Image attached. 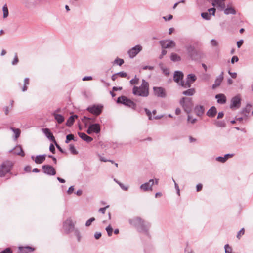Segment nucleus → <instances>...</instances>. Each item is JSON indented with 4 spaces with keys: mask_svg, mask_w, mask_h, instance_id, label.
<instances>
[{
    "mask_svg": "<svg viewBox=\"0 0 253 253\" xmlns=\"http://www.w3.org/2000/svg\"><path fill=\"white\" fill-rule=\"evenodd\" d=\"M129 223L135 226L140 232L148 235L151 226L149 222H146L140 217H136L129 220Z\"/></svg>",
    "mask_w": 253,
    "mask_h": 253,
    "instance_id": "obj_1",
    "label": "nucleus"
},
{
    "mask_svg": "<svg viewBox=\"0 0 253 253\" xmlns=\"http://www.w3.org/2000/svg\"><path fill=\"white\" fill-rule=\"evenodd\" d=\"M134 95L141 97H147L149 95V84L145 80H142L140 86H134L132 89Z\"/></svg>",
    "mask_w": 253,
    "mask_h": 253,
    "instance_id": "obj_2",
    "label": "nucleus"
},
{
    "mask_svg": "<svg viewBox=\"0 0 253 253\" xmlns=\"http://www.w3.org/2000/svg\"><path fill=\"white\" fill-rule=\"evenodd\" d=\"M179 103L185 112L187 114L191 112L193 107V102L192 98L185 97H182L180 100Z\"/></svg>",
    "mask_w": 253,
    "mask_h": 253,
    "instance_id": "obj_3",
    "label": "nucleus"
},
{
    "mask_svg": "<svg viewBox=\"0 0 253 253\" xmlns=\"http://www.w3.org/2000/svg\"><path fill=\"white\" fill-rule=\"evenodd\" d=\"M12 163L10 161L4 162L0 165V177H4L5 174L10 171Z\"/></svg>",
    "mask_w": 253,
    "mask_h": 253,
    "instance_id": "obj_4",
    "label": "nucleus"
},
{
    "mask_svg": "<svg viewBox=\"0 0 253 253\" xmlns=\"http://www.w3.org/2000/svg\"><path fill=\"white\" fill-rule=\"evenodd\" d=\"M117 103L123 104L133 109H135L136 107V104L125 96L118 97L117 99Z\"/></svg>",
    "mask_w": 253,
    "mask_h": 253,
    "instance_id": "obj_5",
    "label": "nucleus"
},
{
    "mask_svg": "<svg viewBox=\"0 0 253 253\" xmlns=\"http://www.w3.org/2000/svg\"><path fill=\"white\" fill-rule=\"evenodd\" d=\"M197 79L196 76L194 74H188L186 82L182 81L180 82V85L184 88H189L191 86V84L193 83Z\"/></svg>",
    "mask_w": 253,
    "mask_h": 253,
    "instance_id": "obj_6",
    "label": "nucleus"
},
{
    "mask_svg": "<svg viewBox=\"0 0 253 253\" xmlns=\"http://www.w3.org/2000/svg\"><path fill=\"white\" fill-rule=\"evenodd\" d=\"M241 104V98L239 95H237L231 99L230 107L232 109H236L240 107Z\"/></svg>",
    "mask_w": 253,
    "mask_h": 253,
    "instance_id": "obj_7",
    "label": "nucleus"
},
{
    "mask_svg": "<svg viewBox=\"0 0 253 253\" xmlns=\"http://www.w3.org/2000/svg\"><path fill=\"white\" fill-rule=\"evenodd\" d=\"M74 226V223L71 218H68L63 223V228L67 233L73 231L75 229Z\"/></svg>",
    "mask_w": 253,
    "mask_h": 253,
    "instance_id": "obj_8",
    "label": "nucleus"
},
{
    "mask_svg": "<svg viewBox=\"0 0 253 253\" xmlns=\"http://www.w3.org/2000/svg\"><path fill=\"white\" fill-rule=\"evenodd\" d=\"M160 43L163 49L173 48L176 45L175 42L172 40L161 41Z\"/></svg>",
    "mask_w": 253,
    "mask_h": 253,
    "instance_id": "obj_9",
    "label": "nucleus"
},
{
    "mask_svg": "<svg viewBox=\"0 0 253 253\" xmlns=\"http://www.w3.org/2000/svg\"><path fill=\"white\" fill-rule=\"evenodd\" d=\"M87 110L90 113L98 116L102 112V106L99 105H92L87 107Z\"/></svg>",
    "mask_w": 253,
    "mask_h": 253,
    "instance_id": "obj_10",
    "label": "nucleus"
},
{
    "mask_svg": "<svg viewBox=\"0 0 253 253\" xmlns=\"http://www.w3.org/2000/svg\"><path fill=\"white\" fill-rule=\"evenodd\" d=\"M153 90L155 96L158 97L165 98L167 94L164 88L161 87H154Z\"/></svg>",
    "mask_w": 253,
    "mask_h": 253,
    "instance_id": "obj_11",
    "label": "nucleus"
},
{
    "mask_svg": "<svg viewBox=\"0 0 253 253\" xmlns=\"http://www.w3.org/2000/svg\"><path fill=\"white\" fill-rule=\"evenodd\" d=\"M142 49V47L140 45H137L132 48L128 51V54L130 58L134 57Z\"/></svg>",
    "mask_w": 253,
    "mask_h": 253,
    "instance_id": "obj_12",
    "label": "nucleus"
},
{
    "mask_svg": "<svg viewBox=\"0 0 253 253\" xmlns=\"http://www.w3.org/2000/svg\"><path fill=\"white\" fill-rule=\"evenodd\" d=\"M44 173L49 175H54L56 174L55 169L51 166L45 165L42 166Z\"/></svg>",
    "mask_w": 253,
    "mask_h": 253,
    "instance_id": "obj_13",
    "label": "nucleus"
},
{
    "mask_svg": "<svg viewBox=\"0 0 253 253\" xmlns=\"http://www.w3.org/2000/svg\"><path fill=\"white\" fill-rule=\"evenodd\" d=\"M154 184V180L150 179L148 182H146L142 184L140 186V188L143 191H147L149 190H152V186Z\"/></svg>",
    "mask_w": 253,
    "mask_h": 253,
    "instance_id": "obj_14",
    "label": "nucleus"
},
{
    "mask_svg": "<svg viewBox=\"0 0 253 253\" xmlns=\"http://www.w3.org/2000/svg\"><path fill=\"white\" fill-rule=\"evenodd\" d=\"M184 75L181 71H175L173 75L174 81L180 85V82L183 81Z\"/></svg>",
    "mask_w": 253,
    "mask_h": 253,
    "instance_id": "obj_15",
    "label": "nucleus"
},
{
    "mask_svg": "<svg viewBox=\"0 0 253 253\" xmlns=\"http://www.w3.org/2000/svg\"><path fill=\"white\" fill-rule=\"evenodd\" d=\"M187 53L189 56L193 59L194 56L196 54V50L195 47L191 45H188L185 46Z\"/></svg>",
    "mask_w": 253,
    "mask_h": 253,
    "instance_id": "obj_16",
    "label": "nucleus"
},
{
    "mask_svg": "<svg viewBox=\"0 0 253 253\" xmlns=\"http://www.w3.org/2000/svg\"><path fill=\"white\" fill-rule=\"evenodd\" d=\"M13 152V153L18 155H20L22 157L25 156V153L23 151V149L21 146L17 145L13 149L11 150L10 152Z\"/></svg>",
    "mask_w": 253,
    "mask_h": 253,
    "instance_id": "obj_17",
    "label": "nucleus"
},
{
    "mask_svg": "<svg viewBox=\"0 0 253 253\" xmlns=\"http://www.w3.org/2000/svg\"><path fill=\"white\" fill-rule=\"evenodd\" d=\"M223 79V72H222L218 77H217L215 81L214 84L212 85V88L214 89L221 84Z\"/></svg>",
    "mask_w": 253,
    "mask_h": 253,
    "instance_id": "obj_18",
    "label": "nucleus"
},
{
    "mask_svg": "<svg viewBox=\"0 0 253 253\" xmlns=\"http://www.w3.org/2000/svg\"><path fill=\"white\" fill-rule=\"evenodd\" d=\"M224 13L227 15L229 14L235 15L236 14V11L234 7L227 5L226 8L224 10Z\"/></svg>",
    "mask_w": 253,
    "mask_h": 253,
    "instance_id": "obj_19",
    "label": "nucleus"
},
{
    "mask_svg": "<svg viewBox=\"0 0 253 253\" xmlns=\"http://www.w3.org/2000/svg\"><path fill=\"white\" fill-rule=\"evenodd\" d=\"M42 131L49 139L55 142L54 137L48 128H43Z\"/></svg>",
    "mask_w": 253,
    "mask_h": 253,
    "instance_id": "obj_20",
    "label": "nucleus"
},
{
    "mask_svg": "<svg viewBox=\"0 0 253 253\" xmlns=\"http://www.w3.org/2000/svg\"><path fill=\"white\" fill-rule=\"evenodd\" d=\"M215 98L217 99V102L219 104H223L226 101V97L223 94H217Z\"/></svg>",
    "mask_w": 253,
    "mask_h": 253,
    "instance_id": "obj_21",
    "label": "nucleus"
},
{
    "mask_svg": "<svg viewBox=\"0 0 253 253\" xmlns=\"http://www.w3.org/2000/svg\"><path fill=\"white\" fill-rule=\"evenodd\" d=\"M194 111L197 116H201L204 112V108L203 106L197 105L195 106Z\"/></svg>",
    "mask_w": 253,
    "mask_h": 253,
    "instance_id": "obj_22",
    "label": "nucleus"
},
{
    "mask_svg": "<svg viewBox=\"0 0 253 253\" xmlns=\"http://www.w3.org/2000/svg\"><path fill=\"white\" fill-rule=\"evenodd\" d=\"M19 249L20 253H29L33 252L35 250L34 248L30 246H26L24 247H19Z\"/></svg>",
    "mask_w": 253,
    "mask_h": 253,
    "instance_id": "obj_23",
    "label": "nucleus"
},
{
    "mask_svg": "<svg viewBox=\"0 0 253 253\" xmlns=\"http://www.w3.org/2000/svg\"><path fill=\"white\" fill-rule=\"evenodd\" d=\"M252 106L250 104H247L246 107L242 111L241 113L244 115L245 119H247V117L251 111Z\"/></svg>",
    "mask_w": 253,
    "mask_h": 253,
    "instance_id": "obj_24",
    "label": "nucleus"
},
{
    "mask_svg": "<svg viewBox=\"0 0 253 253\" xmlns=\"http://www.w3.org/2000/svg\"><path fill=\"white\" fill-rule=\"evenodd\" d=\"M79 136L84 140L86 142H90L92 141L93 139L91 137L87 135L85 133L83 132H79Z\"/></svg>",
    "mask_w": 253,
    "mask_h": 253,
    "instance_id": "obj_25",
    "label": "nucleus"
},
{
    "mask_svg": "<svg viewBox=\"0 0 253 253\" xmlns=\"http://www.w3.org/2000/svg\"><path fill=\"white\" fill-rule=\"evenodd\" d=\"M46 156L45 154L37 156L35 159V162L38 164L42 163L45 161Z\"/></svg>",
    "mask_w": 253,
    "mask_h": 253,
    "instance_id": "obj_26",
    "label": "nucleus"
},
{
    "mask_svg": "<svg viewBox=\"0 0 253 253\" xmlns=\"http://www.w3.org/2000/svg\"><path fill=\"white\" fill-rule=\"evenodd\" d=\"M217 113L216 108L214 106L211 107L207 112V115L210 117H213Z\"/></svg>",
    "mask_w": 253,
    "mask_h": 253,
    "instance_id": "obj_27",
    "label": "nucleus"
},
{
    "mask_svg": "<svg viewBox=\"0 0 253 253\" xmlns=\"http://www.w3.org/2000/svg\"><path fill=\"white\" fill-rule=\"evenodd\" d=\"M90 126V128H92L93 132L95 133H98L100 131V126L99 124H94L90 125L89 126Z\"/></svg>",
    "mask_w": 253,
    "mask_h": 253,
    "instance_id": "obj_28",
    "label": "nucleus"
},
{
    "mask_svg": "<svg viewBox=\"0 0 253 253\" xmlns=\"http://www.w3.org/2000/svg\"><path fill=\"white\" fill-rule=\"evenodd\" d=\"M53 115L54 116L55 119L59 124H61L64 122V118L62 115L56 114L55 112L53 113Z\"/></svg>",
    "mask_w": 253,
    "mask_h": 253,
    "instance_id": "obj_29",
    "label": "nucleus"
},
{
    "mask_svg": "<svg viewBox=\"0 0 253 253\" xmlns=\"http://www.w3.org/2000/svg\"><path fill=\"white\" fill-rule=\"evenodd\" d=\"M195 93V89L194 88H190L188 90L184 91L182 94L186 96H192Z\"/></svg>",
    "mask_w": 253,
    "mask_h": 253,
    "instance_id": "obj_30",
    "label": "nucleus"
},
{
    "mask_svg": "<svg viewBox=\"0 0 253 253\" xmlns=\"http://www.w3.org/2000/svg\"><path fill=\"white\" fill-rule=\"evenodd\" d=\"M77 118V115L70 116L66 122V125L69 126H71L73 124L75 121V118Z\"/></svg>",
    "mask_w": 253,
    "mask_h": 253,
    "instance_id": "obj_31",
    "label": "nucleus"
},
{
    "mask_svg": "<svg viewBox=\"0 0 253 253\" xmlns=\"http://www.w3.org/2000/svg\"><path fill=\"white\" fill-rule=\"evenodd\" d=\"M10 129L14 133L15 139L16 140L20 136L21 133L20 129L19 128H15L12 127H11Z\"/></svg>",
    "mask_w": 253,
    "mask_h": 253,
    "instance_id": "obj_32",
    "label": "nucleus"
},
{
    "mask_svg": "<svg viewBox=\"0 0 253 253\" xmlns=\"http://www.w3.org/2000/svg\"><path fill=\"white\" fill-rule=\"evenodd\" d=\"M170 59L174 61H179L181 60V58L179 56H178L177 54L172 53L170 55Z\"/></svg>",
    "mask_w": 253,
    "mask_h": 253,
    "instance_id": "obj_33",
    "label": "nucleus"
},
{
    "mask_svg": "<svg viewBox=\"0 0 253 253\" xmlns=\"http://www.w3.org/2000/svg\"><path fill=\"white\" fill-rule=\"evenodd\" d=\"M2 11H3V17L4 18H7L8 16L9 12H8L7 6L6 4L3 6Z\"/></svg>",
    "mask_w": 253,
    "mask_h": 253,
    "instance_id": "obj_34",
    "label": "nucleus"
},
{
    "mask_svg": "<svg viewBox=\"0 0 253 253\" xmlns=\"http://www.w3.org/2000/svg\"><path fill=\"white\" fill-rule=\"evenodd\" d=\"M214 124L218 127H224L226 126L225 123L222 121H215Z\"/></svg>",
    "mask_w": 253,
    "mask_h": 253,
    "instance_id": "obj_35",
    "label": "nucleus"
},
{
    "mask_svg": "<svg viewBox=\"0 0 253 253\" xmlns=\"http://www.w3.org/2000/svg\"><path fill=\"white\" fill-rule=\"evenodd\" d=\"M69 150L73 155H77L78 153L73 144H71L69 145Z\"/></svg>",
    "mask_w": 253,
    "mask_h": 253,
    "instance_id": "obj_36",
    "label": "nucleus"
},
{
    "mask_svg": "<svg viewBox=\"0 0 253 253\" xmlns=\"http://www.w3.org/2000/svg\"><path fill=\"white\" fill-rule=\"evenodd\" d=\"M73 231L75 236L77 238L78 241L80 242L81 239V236L79 230L78 229H75Z\"/></svg>",
    "mask_w": 253,
    "mask_h": 253,
    "instance_id": "obj_37",
    "label": "nucleus"
},
{
    "mask_svg": "<svg viewBox=\"0 0 253 253\" xmlns=\"http://www.w3.org/2000/svg\"><path fill=\"white\" fill-rule=\"evenodd\" d=\"M211 15V13H209L208 12H203L201 13L202 17L206 20H209L210 19Z\"/></svg>",
    "mask_w": 253,
    "mask_h": 253,
    "instance_id": "obj_38",
    "label": "nucleus"
},
{
    "mask_svg": "<svg viewBox=\"0 0 253 253\" xmlns=\"http://www.w3.org/2000/svg\"><path fill=\"white\" fill-rule=\"evenodd\" d=\"M72 140H74V136L73 134H68L66 136V139L65 140L66 143H68L70 141Z\"/></svg>",
    "mask_w": 253,
    "mask_h": 253,
    "instance_id": "obj_39",
    "label": "nucleus"
},
{
    "mask_svg": "<svg viewBox=\"0 0 253 253\" xmlns=\"http://www.w3.org/2000/svg\"><path fill=\"white\" fill-rule=\"evenodd\" d=\"M106 230L107 232L108 235L111 236L112 234L113 228L110 225H109L106 228Z\"/></svg>",
    "mask_w": 253,
    "mask_h": 253,
    "instance_id": "obj_40",
    "label": "nucleus"
},
{
    "mask_svg": "<svg viewBox=\"0 0 253 253\" xmlns=\"http://www.w3.org/2000/svg\"><path fill=\"white\" fill-rule=\"evenodd\" d=\"M114 181L116 183H117L119 185V186L121 187V188L122 189H123L124 190L126 191L128 189L127 186H125L123 184H122V183L120 182L119 181L116 180L115 179H114Z\"/></svg>",
    "mask_w": 253,
    "mask_h": 253,
    "instance_id": "obj_41",
    "label": "nucleus"
},
{
    "mask_svg": "<svg viewBox=\"0 0 253 253\" xmlns=\"http://www.w3.org/2000/svg\"><path fill=\"white\" fill-rule=\"evenodd\" d=\"M224 249L225 253H232V248L229 246L228 244L225 245Z\"/></svg>",
    "mask_w": 253,
    "mask_h": 253,
    "instance_id": "obj_42",
    "label": "nucleus"
},
{
    "mask_svg": "<svg viewBox=\"0 0 253 253\" xmlns=\"http://www.w3.org/2000/svg\"><path fill=\"white\" fill-rule=\"evenodd\" d=\"M114 63L118 64L119 66H121L124 63V61L123 59L116 58L114 60Z\"/></svg>",
    "mask_w": 253,
    "mask_h": 253,
    "instance_id": "obj_43",
    "label": "nucleus"
},
{
    "mask_svg": "<svg viewBox=\"0 0 253 253\" xmlns=\"http://www.w3.org/2000/svg\"><path fill=\"white\" fill-rule=\"evenodd\" d=\"M138 81H139V79L135 76L134 79H132V80H131L130 81V83L131 84H138Z\"/></svg>",
    "mask_w": 253,
    "mask_h": 253,
    "instance_id": "obj_44",
    "label": "nucleus"
},
{
    "mask_svg": "<svg viewBox=\"0 0 253 253\" xmlns=\"http://www.w3.org/2000/svg\"><path fill=\"white\" fill-rule=\"evenodd\" d=\"M95 218L94 217H92V218H90L89 219H88V220H87V221L85 223V226H89L91 223L92 222H93L94 221H95Z\"/></svg>",
    "mask_w": 253,
    "mask_h": 253,
    "instance_id": "obj_45",
    "label": "nucleus"
},
{
    "mask_svg": "<svg viewBox=\"0 0 253 253\" xmlns=\"http://www.w3.org/2000/svg\"><path fill=\"white\" fill-rule=\"evenodd\" d=\"M211 45L212 46L217 47L218 46V42L216 40H214V39H212L211 41Z\"/></svg>",
    "mask_w": 253,
    "mask_h": 253,
    "instance_id": "obj_46",
    "label": "nucleus"
},
{
    "mask_svg": "<svg viewBox=\"0 0 253 253\" xmlns=\"http://www.w3.org/2000/svg\"><path fill=\"white\" fill-rule=\"evenodd\" d=\"M216 160L220 162L224 163L226 161V158L224 157H218L216 158Z\"/></svg>",
    "mask_w": 253,
    "mask_h": 253,
    "instance_id": "obj_47",
    "label": "nucleus"
},
{
    "mask_svg": "<svg viewBox=\"0 0 253 253\" xmlns=\"http://www.w3.org/2000/svg\"><path fill=\"white\" fill-rule=\"evenodd\" d=\"M91 120V119L90 118H88V117H85V116H84L83 117V118L82 119V121L83 122H84L85 125L86 126L88 123V121Z\"/></svg>",
    "mask_w": 253,
    "mask_h": 253,
    "instance_id": "obj_48",
    "label": "nucleus"
},
{
    "mask_svg": "<svg viewBox=\"0 0 253 253\" xmlns=\"http://www.w3.org/2000/svg\"><path fill=\"white\" fill-rule=\"evenodd\" d=\"M187 120L189 122H190L192 124H194L197 121V119L196 118H192V117L189 115L188 116Z\"/></svg>",
    "mask_w": 253,
    "mask_h": 253,
    "instance_id": "obj_49",
    "label": "nucleus"
},
{
    "mask_svg": "<svg viewBox=\"0 0 253 253\" xmlns=\"http://www.w3.org/2000/svg\"><path fill=\"white\" fill-rule=\"evenodd\" d=\"M109 205H107V206H106L105 207L100 208L98 210V212H100V213H101L102 214H104L105 212L106 209L107 208H108L109 207Z\"/></svg>",
    "mask_w": 253,
    "mask_h": 253,
    "instance_id": "obj_50",
    "label": "nucleus"
},
{
    "mask_svg": "<svg viewBox=\"0 0 253 253\" xmlns=\"http://www.w3.org/2000/svg\"><path fill=\"white\" fill-rule=\"evenodd\" d=\"M145 111L149 117V120H152L151 113L149 110L147 108H145Z\"/></svg>",
    "mask_w": 253,
    "mask_h": 253,
    "instance_id": "obj_51",
    "label": "nucleus"
},
{
    "mask_svg": "<svg viewBox=\"0 0 253 253\" xmlns=\"http://www.w3.org/2000/svg\"><path fill=\"white\" fill-rule=\"evenodd\" d=\"M244 228H242L241 229L238 233L237 235V237L238 238H240V236L241 235H243L244 234Z\"/></svg>",
    "mask_w": 253,
    "mask_h": 253,
    "instance_id": "obj_52",
    "label": "nucleus"
},
{
    "mask_svg": "<svg viewBox=\"0 0 253 253\" xmlns=\"http://www.w3.org/2000/svg\"><path fill=\"white\" fill-rule=\"evenodd\" d=\"M239 60V59L237 56H234L232 57L231 62L232 64H234L235 62H237Z\"/></svg>",
    "mask_w": 253,
    "mask_h": 253,
    "instance_id": "obj_53",
    "label": "nucleus"
},
{
    "mask_svg": "<svg viewBox=\"0 0 253 253\" xmlns=\"http://www.w3.org/2000/svg\"><path fill=\"white\" fill-rule=\"evenodd\" d=\"M12 252L10 248H7L4 250L2 251V252H0V253H12Z\"/></svg>",
    "mask_w": 253,
    "mask_h": 253,
    "instance_id": "obj_54",
    "label": "nucleus"
},
{
    "mask_svg": "<svg viewBox=\"0 0 253 253\" xmlns=\"http://www.w3.org/2000/svg\"><path fill=\"white\" fill-rule=\"evenodd\" d=\"M49 150L53 154L55 153V148L53 144H50L49 147Z\"/></svg>",
    "mask_w": 253,
    "mask_h": 253,
    "instance_id": "obj_55",
    "label": "nucleus"
},
{
    "mask_svg": "<svg viewBox=\"0 0 253 253\" xmlns=\"http://www.w3.org/2000/svg\"><path fill=\"white\" fill-rule=\"evenodd\" d=\"M101 233L99 232H96L94 234V237L96 239H98L101 237Z\"/></svg>",
    "mask_w": 253,
    "mask_h": 253,
    "instance_id": "obj_56",
    "label": "nucleus"
},
{
    "mask_svg": "<svg viewBox=\"0 0 253 253\" xmlns=\"http://www.w3.org/2000/svg\"><path fill=\"white\" fill-rule=\"evenodd\" d=\"M142 69L143 70L149 69L150 70H152L154 69V67L153 66H144L142 67Z\"/></svg>",
    "mask_w": 253,
    "mask_h": 253,
    "instance_id": "obj_57",
    "label": "nucleus"
},
{
    "mask_svg": "<svg viewBox=\"0 0 253 253\" xmlns=\"http://www.w3.org/2000/svg\"><path fill=\"white\" fill-rule=\"evenodd\" d=\"M215 10L216 9L214 8H211L208 9V11L210 12V13L211 12V15H212L213 16L215 15Z\"/></svg>",
    "mask_w": 253,
    "mask_h": 253,
    "instance_id": "obj_58",
    "label": "nucleus"
},
{
    "mask_svg": "<svg viewBox=\"0 0 253 253\" xmlns=\"http://www.w3.org/2000/svg\"><path fill=\"white\" fill-rule=\"evenodd\" d=\"M18 62V59L16 54L15 56L13 61L12 62V65H16Z\"/></svg>",
    "mask_w": 253,
    "mask_h": 253,
    "instance_id": "obj_59",
    "label": "nucleus"
},
{
    "mask_svg": "<svg viewBox=\"0 0 253 253\" xmlns=\"http://www.w3.org/2000/svg\"><path fill=\"white\" fill-rule=\"evenodd\" d=\"M172 180L174 183L175 187L177 190V193L178 195H179L180 194V190L179 189V187H178L177 184L175 182V180L173 179H172Z\"/></svg>",
    "mask_w": 253,
    "mask_h": 253,
    "instance_id": "obj_60",
    "label": "nucleus"
},
{
    "mask_svg": "<svg viewBox=\"0 0 253 253\" xmlns=\"http://www.w3.org/2000/svg\"><path fill=\"white\" fill-rule=\"evenodd\" d=\"M117 75H119L121 77H126V73L124 72H120L117 74Z\"/></svg>",
    "mask_w": 253,
    "mask_h": 253,
    "instance_id": "obj_61",
    "label": "nucleus"
},
{
    "mask_svg": "<svg viewBox=\"0 0 253 253\" xmlns=\"http://www.w3.org/2000/svg\"><path fill=\"white\" fill-rule=\"evenodd\" d=\"M167 53V52L166 50H162L161 54L160 55L159 58L161 59L164 55H166Z\"/></svg>",
    "mask_w": 253,
    "mask_h": 253,
    "instance_id": "obj_62",
    "label": "nucleus"
},
{
    "mask_svg": "<svg viewBox=\"0 0 253 253\" xmlns=\"http://www.w3.org/2000/svg\"><path fill=\"white\" fill-rule=\"evenodd\" d=\"M243 43V40H241L238 41L237 42V46L238 48H240V47L242 46Z\"/></svg>",
    "mask_w": 253,
    "mask_h": 253,
    "instance_id": "obj_63",
    "label": "nucleus"
},
{
    "mask_svg": "<svg viewBox=\"0 0 253 253\" xmlns=\"http://www.w3.org/2000/svg\"><path fill=\"white\" fill-rule=\"evenodd\" d=\"M74 190V186H71L69 188V189L67 191V193L69 194H71L73 192Z\"/></svg>",
    "mask_w": 253,
    "mask_h": 253,
    "instance_id": "obj_64",
    "label": "nucleus"
}]
</instances>
